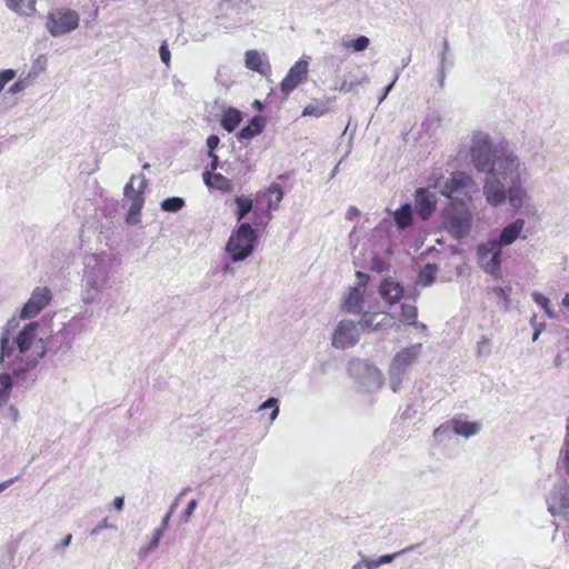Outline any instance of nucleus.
Segmentation results:
<instances>
[{"instance_id": "f8f14e48", "label": "nucleus", "mask_w": 569, "mask_h": 569, "mask_svg": "<svg viewBox=\"0 0 569 569\" xmlns=\"http://www.w3.org/2000/svg\"><path fill=\"white\" fill-rule=\"evenodd\" d=\"M361 331V321L357 323L350 319H342L333 328L331 346L338 350L352 348L359 342Z\"/></svg>"}, {"instance_id": "4be33fe9", "label": "nucleus", "mask_w": 569, "mask_h": 569, "mask_svg": "<svg viewBox=\"0 0 569 569\" xmlns=\"http://www.w3.org/2000/svg\"><path fill=\"white\" fill-rule=\"evenodd\" d=\"M363 292L361 286L351 288L342 302V310L348 313H360L363 308Z\"/></svg>"}, {"instance_id": "49530a36", "label": "nucleus", "mask_w": 569, "mask_h": 569, "mask_svg": "<svg viewBox=\"0 0 569 569\" xmlns=\"http://www.w3.org/2000/svg\"><path fill=\"white\" fill-rule=\"evenodd\" d=\"M490 339L488 337H481V339L477 343V356L486 357L490 353Z\"/></svg>"}, {"instance_id": "f03ea898", "label": "nucleus", "mask_w": 569, "mask_h": 569, "mask_svg": "<svg viewBox=\"0 0 569 569\" xmlns=\"http://www.w3.org/2000/svg\"><path fill=\"white\" fill-rule=\"evenodd\" d=\"M16 319L8 321L0 335V366L21 377L38 365L46 348L39 335V322L32 321L16 333Z\"/></svg>"}, {"instance_id": "423d86ee", "label": "nucleus", "mask_w": 569, "mask_h": 569, "mask_svg": "<svg viewBox=\"0 0 569 569\" xmlns=\"http://www.w3.org/2000/svg\"><path fill=\"white\" fill-rule=\"evenodd\" d=\"M422 343H416L398 351L389 367V386L396 393L401 389L408 369L416 363L421 355Z\"/></svg>"}, {"instance_id": "9b49d317", "label": "nucleus", "mask_w": 569, "mask_h": 569, "mask_svg": "<svg viewBox=\"0 0 569 569\" xmlns=\"http://www.w3.org/2000/svg\"><path fill=\"white\" fill-rule=\"evenodd\" d=\"M501 253L502 248L491 238L477 246V262L486 273L500 278Z\"/></svg>"}, {"instance_id": "7ed1b4c3", "label": "nucleus", "mask_w": 569, "mask_h": 569, "mask_svg": "<svg viewBox=\"0 0 569 569\" xmlns=\"http://www.w3.org/2000/svg\"><path fill=\"white\" fill-rule=\"evenodd\" d=\"M469 154L473 168L487 174L482 187L487 203L493 208L502 206L506 202V186L499 179L498 169L506 166L507 159L519 157L511 150L497 149L490 136L483 131L472 133Z\"/></svg>"}, {"instance_id": "052dcab7", "label": "nucleus", "mask_w": 569, "mask_h": 569, "mask_svg": "<svg viewBox=\"0 0 569 569\" xmlns=\"http://www.w3.org/2000/svg\"><path fill=\"white\" fill-rule=\"evenodd\" d=\"M209 158L211 159V162L209 164V171H214L218 168L219 164V158L214 152H208Z\"/></svg>"}, {"instance_id": "bb28decb", "label": "nucleus", "mask_w": 569, "mask_h": 569, "mask_svg": "<svg viewBox=\"0 0 569 569\" xmlns=\"http://www.w3.org/2000/svg\"><path fill=\"white\" fill-rule=\"evenodd\" d=\"M266 124L262 117L256 116L251 119L250 123L242 128L238 133L239 140H249L261 133Z\"/></svg>"}, {"instance_id": "7c9ffc66", "label": "nucleus", "mask_w": 569, "mask_h": 569, "mask_svg": "<svg viewBox=\"0 0 569 569\" xmlns=\"http://www.w3.org/2000/svg\"><path fill=\"white\" fill-rule=\"evenodd\" d=\"M412 220V209L409 203L403 204L395 212V221L399 229H405L410 226Z\"/></svg>"}, {"instance_id": "8fccbe9b", "label": "nucleus", "mask_w": 569, "mask_h": 569, "mask_svg": "<svg viewBox=\"0 0 569 569\" xmlns=\"http://www.w3.org/2000/svg\"><path fill=\"white\" fill-rule=\"evenodd\" d=\"M159 54H160V59L161 61L167 66L169 67L170 66V59H171V53L169 51V48H168V44L166 41H163L160 46V49H159Z\"/></svg>"}, {"instance_id": "e2e57ef3", "label": "nucleus", "mask_w": 569, "mask_h": 569, "mask_svg": "<svg viewBox=\"0 0 569 569\" xmlns=\"http://www.w3.org/2000/svg\"><path fill=\"white\" fill-rule=\"evenodd\" d=\"M123 506H124V498L123 497H116L114 500H113V507L118 511H121L123 509Z\"/></svg>"}, {"instance_id": "c9c22d12", "label": "nucleus", "mask_w": 569, "mask_h": 569, "mask_svg": "<svg viewBox=\"0 0 569 569\" xmlns=\"http://www.w3.org/2000/svg\"><path fill=\"white\" fill-rule=\"evenodd\" d=\"M250 0H221L219 8L220 11L229 16L233 11L239 12L242 7L248 6Z\"/></svg>"}, {"instance_id": "bf43d9fd", "label": "nucleus", "mask_w": 569, "mask_h": 569, "mask_svg": "<svg viewBox=\"0 0 569 569\" xmlns=\"http://www.w3.org/2000/svg\"><path fill=\"white\" fill-rule=\"evenodd\" d=\"M398 77L399 74L397 73L393 78V80L391 81V83H389L382 91V94L379 97V103H381L386 98L387 96L389 94V92L391 91V89L393 88L396 81L398 80Z\"/></svg>"}, {"instance_id": "69168bd1", "label": "nucleus", "mask_w": 569, "mask_h": 569, "mask_svg": "<svg viewBox=\"0 0 569 569\" xmlns=\"http://www.w3.org/2000/svg\"><path fill=\"white\" fill-rule=\"evenodd\" d=\"M446 431H447V427H445V426H440V427H438V428L435 430L433 435H435V437H436L437 439H441L442 435H443V433H446Z\"/></svg>"}, {"instance_id": "473e14b6", "label": "nucleus", "mask_w": 569, "mask_h": 569, "mask_svg": "<svg viewBox=\"0 0 569 569\" xmlns=\"http://www.w3.org/2000/svg\"><path fill=\"white\" fill-rule=\"evenodd\" d=\"M557 465L560 469H563L566 473L569 475V423L566 426V436L559 452Z\"/></svg>"}, {"instance_id": "412c9836", "label": "nucleus", "mask_w": 569, "mask_h": 569, "mask_svg": "<svg viewBox=\"0 0 569 569\" xmlns=\"http://www.w3.org/2000/svg\"><path fill=\"white\" fill-rule=\"evenodd\" d=\"M244 64L248 69L260 74H267L270 71L267 56L257 50H248L244 53Z\"/></svg>"}, {"instance_id": "ddd939ff", "label": "nucleus", "mask_w": 569, "mask_h": 569, "mask_svg": "<svg viewBox=\"0 0 569 569\" xmlns=\"http://www.w3.org/2000/svg\"><path fill=\"white\" fill-rule=\"evenodd\" d=\"M82 316L72 317L62 329L50 338L48 341V349L54 352L69 350L74 335L82 330Z\"/></svg>"}, {"instance_id": "a211bd4d", "label": "nucleus", "mask_w": 569, "mask_h": 569, "mask_svg": "<svg viewBox=\"0 0 569 569\" xmlns=\"http://www.w3.org/2000/svg\"><path fill=\"white\" fill-rule=\"evenodd\" d=\"M393 317L386 312H363L361 328L363 330L378 331L392 327Z\"/></svg>"}, {"instance_id": "c85d7f7f", "label": "nucleus", "mask_w": 569, "mask_h": 569, "mask_svg": "<svg viewBox=\"0 0 569 569\" xmlns=\"http://www.w3.org/2000/svg\"><path fill=\"white\" fill-rule=\"evenodd\" d=\"M439 68H438V82L440 88L445 87V81L448 70L453 66V58L451 53L441 52L439 56Z\"/></svg>"}, {"instance_id": "39448f33", "label": "nucleus", "mask_w": 569, "mask_h": 569, "mask_svg": "<svg viewBox=\"0 0 569 569\" xmlns=\"http://www.w3.org/2000/svg\"><path fill=\"white\" fill-rule=\"evenodd\" d=\"M499 168H502L501 166ZM500 171L499 179L503 183H508L506 188V200H508L510 207L515 210L529 207L531 197L523 186L528 171L526 166L520 159H507L503 169Z\"/></svg>"}, {"instance_id": "f704fd0d", "label": "nucleus", "mask_w": 569, "mask_h": 569, "mask_svg": "<svg viewBox=\"0 0 569 569\" xmlns=\"http://www.w3.org/2000/svg\"><path fill=\"white\" fill-rule=\"evenodd\" d=\"M12 386L11 376L8 372L0 373V407L8 402Z\"/></svg>"}, {"instance_id": "c756f323", "label": "nucleus", "mask_w": 569, "mask_h": 569, "mask_svg": "<svg viewBox=\"0 0 569 569\" xmlns=\"http://www.w3.org/2000/svg\"><path fill=\"white\" fill-rule=\"evenodd\" d=\"M37 77V71H30L27 76L19 78L13 84H11L8 92L11 94L22 92L33 84Z\"/></svg>"}, {"instance_id": "13d9d810", "label": "nucleus", "mask_w": 569, "mask_h": 569, "mask_svg": "<svg viewBox=\"0 0 569 569\" xmlns=\"http://www.w3.org/2000/svg\"><path fill=\"white\" fill-rule=\"evenodd\" d=\"M177 503H178V499L176 500V502L171 506L169 512L164 516V518L162 519V522H161V526H160V529H163V531L167 530L168 528V523H169V520H170V517L171 515L173 513L176 507H177Z\"/></svg>"}, {"instance_id": "37998d69", "label": "nucleus", "mask_w": 569, "mask_h": 569, "mask_svg": "<svg viewBox=\"0 0 569 569\" xmlns=\"http://www.w3.org/2000/svg\"><path fill=\"white\" fill-rule=\"evenodd\" d=\"M440 126V118L437 116L428 117L421 123V130L428 136H432Z\"/></svg>"}, {"instance_id": "0e129e2a", "label": "nucleus", "mask_w": 569, "mask_h": 569, "mask_svg": "<svg viewBox=\"0 0 569 569\" xmlns=\"http://www.w3.org/2000/svg\"><path fill=\"white\" fill-rule=\"evenodd\" d=\"M351 569H368L363 555L360 553V560L357 561Z\"/></svg>"}, {"instance_id": "ea45409f", "label": "nucleus", "mask_w": 569, "mask_h": 569, "mask_svg": "<svg viewBox=\"0 0 569 569\" xmlns=\"http://www.w3.org/2000/svg\"><path fill=\"white\" fill-rule=\"evenodd\" d=\"M418 309L413 305L401 306V321L407 325H417Z\"/></svg>"}, {"instance_id": "4468645a", "label": "nucleus", "mask_w": 569, "mask_h": 569, "mask_svg": "<svg viewBox=\"0 0 569 569\" xmlns=\"http://www.w3.org/2000/svg\"><path fill=\"white\" fill-rule=\"evenodd\" d=\"M52 300V292L48 287H37L33 289L29 300L21 309V318L30 319L36 317Z\"/></svg>"}, {"instance_id": "393cba45", "label": "nucleus", "mask_w": 569, "mask_h": 569, "mask_svg": "<svg viewBox=\"0 0 569 569\" xmlns=\"http://www.w3.org/2000/svg\"><path fill=\"white\" fill-rule=\"evenodd\" d=\"M204 183L211 188L222 192H230L233 189V184L230 179L226 178L221 173H213L209 170L203 172Z\"/></svg>"}, {"instance_id": "20e7f679", "label": "nucleus", "mask_w": 569, "mask_h": 569, "mask_svg": "<svg viewBox=\"0 0 569 569\" xmlns=\"http://www.w3.org/2000/svg\"><path fill=\"white\" fill-rule=\"evenodd\" d=\"M112 261L106 253H91L83 259L80 298L84 305L101 301L102 293L111 289Z\"/></svg>"}, {"instance_id": "a19ab883", "label": "nucleus", "mask_w": 569, "mask_h": 569, "mask_svg": "<svg viewBox=\"0 0 569 569\" xmlns=\"http://www.w3.org/2000/svg\"><path fill=\"white\" fill-rule=\"evenodd\" d=\"M186 202L180 197H171L161 201L160 207L167 212H178L184 207Z\"/></svg>"}, {"instance_id": "09e8293b", "label": "nucleus", "mask_w": 569, "mask_h": 569, "mask_svg": "<svg viewBox=\"0 0 569 569\" xmlns=\"http://www.w3.org/2000/svg\"><path fill=\"white\" fill-rule=\"evenodd\" d=\"M159 547V543L156 541V539H152L149 541L148 545L143 546L140 548L139 550V556L141 558H146L147 556H149L151 552H153L157 548Z\"/></svg>"}, {"instance_id": "680f3d73", "label": "nucleus", "mask_w": 569, "mask_h": 569, "mask_svg": "<svg viewBox=\"0 0 569 569\" xmlns=\"http://www.w3.org/2000/svg\"><path fill=\"white\" fill-rule=\"evenodd\" d=\"M360 214L359 210L356 207H349L346 212V218L348 220H353Z\"/></svg>"}, {"instance_id": "1a4fd4ad", "label": "nucleus", "mask_w": 569, "mask_h": 569, "mask_svg": "<svg viewBox=\"0 0 569 569\" xmlns=\"http://www.w3.org/2000/svg\"><path fill=\"white\" fill-rule=\"evenodd\" d=\"M348 371L358 382L359 387L366 392L379 390L383 385V376L381 371L363 361L353 360L349 363Z\"/></svg>"}, {"instance_id": "2eb2a0df", "label": "nucleus", "mask_w": 569, "mask_h": 569, "mask_svg": "<svg viewBox=\"0 0 569 569\" xmlns=\"http://www.w3.org/2000/svg\"><path fill=\"white\" fill-rule=\"evenodd\" d=\"M547 505L551 515L569 518V486L566 483L555 486L547 498Z\"/></svg>"}, {"instance_id": "6e6552de", "label": "nucleus", "mask_w": 569, "mask_h": 569, "mask_svg": "<svg viewBox=\"0 0 569 569\" xmlns=\"http://www.w3.org/2000/svg\"><path fill=\"white\" fill-rule=\"evenodd\" d=\"M147 179L143 174L132 176L123 190L124 201L129 203L127 222L137 224L140 222V212L144 204L143 192Z\"/></svg>"}, {"instance_id": "6e6d98bb", "label": "nucleus", "mask_w": 569, "mask_h": 569, "mask_svg": "<svg viewBox=\"0 0 569 569\" xmlns=\"http://www.w3.org/2000/svg\"><path fill=\"white\" fill-rule=\"evenodd\" d=\"M196 508H197V501L196 500H191L188 503V506H187V508H186V510L183 512V521L184 522L189 521V518L192 516V513L194 512Z\"/></svg>"}, {"instance_id": "864d4df0", "label": "nucleus", "mask_w": 569, "mask_h": 569, "mask_svg": "<svg viewBox=\"0 0 569 569\" xmlns=\"http://www.w3.org/2000/svg\"><path fill=\"white\" fill-rule=\"evenodd\" d=\"M46 63H47L46 56H43V54L39 56V58L34 62L31 71H37L39 74L41 71H43L46 69Z\"/></svg>"}, {"instance_id": "de8ad7c7", "label": "nucleus", "mask_w": 569, "mask_h": 569, "mask_svg": "<svg viewBox=\"0 0 569 569\" xmlns=\"http://www.w3.org/2000/svg\"><path fill=\"white\" fill-rule=\"evenodd\" d=\"M16 76L17 71L13 69H4L0 71V92L8 82L16 78Z\"/></svg>"}, {"instance_id": "4c0bfd02", "label": "nucleus", "mask_w": 569, "mask_h": 569, "mask_svg": "<svg viewBox=\"0 0 569 569\" xmlns=\"http://www.w3.org/2000/svg\"><path fill=\"white\" fill-rule=\"evenodd\" d=\"M438 268L435 264L428 263L419 272L417 282L422 286H429L433 282Z\"/></svg>"}, {"instance_id": "603ef678", "label": "nucleus", "mask_w": 569, "mask_h": 569, "mask_svg": "<svg viewBox=\"0 0 569 569\" xmlns=\"http://www.w3.org/2000/svg\"><path fill=\"white\" fill-rule=\"evenodd\" d=\"M531 326L533 327L535 329V332H533V336H532V341L536 342L538 339H539V336L540 333L542 332V330L545 329V325L543 323H538L536 321V317H533L530 321Z\"/></svg>"}, {"instance_id": "f3484780", "label": "nucleus", "mask_w": 569, "mask_h": 569, "mask_svg": "<svg viewBox=\"0 0 569 569\" xmlns=\"http://www.w3.org/2000/svg\"><path fill=\"white\" fill-rule=\"evenodd\" d=\"M436 194L426 188H418L415 194V208L422 220L430 218L436 209Z\"/></svg>"}, {"instance_id": "5701e85b", "label": "nucleus", "mask_w": 569, "mask_h": 569, "mask_svg": "<svg viewBox=\"0 0 569 569\" xmlns=\"http://www.w3.org/2000/svg\"><path fill=\"white\" fill-rule=\"evenodd\" d=\"M450 427L456 435L465 438L476 436L481 430V423L478 421H467L460 418H453L450 421Z\"/></svg>"}, {"instance_id": "aec40b11", "label": "nucleus", "mask_w": 569, "mask_h": 569, "mask_svg": "<svg viewBox=\"0 0 569 569\" xmlns=\"http://www.w3.org/2000/svg\"><path fill=\"white\" fill-rule=\"evenodd\" d=\"M526 221L521 218L508 223L502 228L498 238H492L501 248L512 244L525 229Z\"/></svg>"}, {"instance_id": "4d7b16f0", "label": "nucleus", "mask_w": 569, "mask_h": 569, "mask_svg": "<svg viewBox=\"0 0 569 569\" xmlns=\"http://www.w3.org/2000/svg\"><path fill=\"white\" fill-rule=\"evenodd\" d=\"M220 139L216 134H211L207 138V147L209 152H213L214 149L219 146Z\"/></svg>"}, {"instance_id": "5fc2aeb1", "label": "nucleus", "mask_w": 569, "mask_h": 569, "mask_svg": "<svg viewBox=\"0 0 569 569\" xmlns=\"http://www.w3.org/2000/svg\"><path fill=\"white\" fill-rule=\"evenodd\" d=\"M114 527L108 522V519H103L98 526L91 530L92 536L99 535L103 529H113Z\"/></svg>"}, {"instance_id": "72a5a7b5", "label": "nucleus", "mask_w": 569, "mask_h": 569, "mask_svg": "<svg viewBox=\"0 0 569 569\" xmlns=\"http://www.w3.org/2000/svg\"><path fill=\"white\" fill-rule=\"evenodd\" d=\"M411 549H412V547H408V548L402 549L399 552L381 556L378 559H370V558L365 556V561L367 563V568L368 569H377L381 565L390 563L399 555H402V553H405V552H407V551H409Z\"/></svg>"}, {"instance_id": "774afa93", "label": "nucleus", "mask_w": 569, "mask_h": 569, "mask_svg": "<svg viewBox=\"0 0 569 569\" xmlns=\"http://www.w3.org/2000/svg\"><path fill=\"white\" fill-rule=\"evenodd\" d=\"M413 415H415V411L412 410L411 407H407L406 410L402 412V417L406 419L412 418Z\"/></svg>"}, {"instance_id": "cd10ccee", "label": "nucleus", "mask_w": 569, "mask_h": 569, "mask_svg": "<svg viewBox=\"0 0 569 569\" xmlns=\"http://www.w3.org/2000/svg\"><path fill=\"white\" fill-rule=\"evenodd\" d=\"M241 120L242 113L238 109L230 107L222 112L221 126L226 131L232 132L239 126Z\"/></svg>"}, {"instance_id": "a18cd8bd", "label": "nucleus", "mask_w": 569, "mask_h": 569, "mask_svg": "<svg viewBox=\"0 0 569 569\" xmlns=\"http://www.w3.org/2000/svg\"><path fill=\"white\" fill-rule=\"evenodd\" d=\"M327 112V108L325 106H307L305 107L303 111H302V116L303 117H322L323 114H326Z\"/></svg>"}, {"instance_id": "f257e3e1", "label": "nucleus", "mask_w": 569, "mask_h": 569, "mask_svg": "<svg viewBox=\"0 0 569 569\" xmlns=\"http://www.w3.org/2000/svg\"><path fill=\"white\" fill-rule=\"evenodd\" d=\"M435 187L449 199L440 211V228L456 240L468 237L472 229L473 216L466 201H472L479 193V184L471 174L453 171L443 183L436 182Z\"/></svg>"}, {"instance_id": "dca6fc26", "label": "nucleus", "mask_w": 569, "mask_h": 569, "mask_svg": "<svg viewBox=\"0 0 569 569\" xmlns=\"http://www.w3.org/2000/svg\"><path fill=\"white\" fill-rule=\"evenodd\" d=\"M309 62L300 59L289 70L286 78L281 81V91L289 94L308 74Z\"/></svg>"}, {"instance_id": "6ab92c4d", "label": "nucleus", "mask_w": 569, "mask_h": 569, "mask_svg": "<svg viewBox=\"0 0 569 569\" xmlns=\"http://www.w3.org/2000/svg\"><path fill=\"white\" fill-rule=\"evenodd\" d=\"M283 198V191L280 184L272 183L267 190L257 196V202L266 207L267 211L276 210ZM267 221L271 219L270 212L266 214Z\"/></svg>"}, {"instance_id": "338daca9", "label": "nucleus", "mask_w": 569, "mask_h": 569, "mask_svg": "<svg viewBox=\"0 0 569 569\" xmlns=\"http://www.w3.org/2000/svg\"><path fill=\"white\" fill-rule=\"evenodd\" d=\"M163 532H164V531H163V529H160V528L156 529V530L153 531V533H152V539H156V541H157L158 543H160V539H161V537H162Z\"/></svg>"}, {"instance_id": "9d476101", "label": "nucleus", "mask_w": 569, "mask_h": 569, "mask_svg": "<svg viewBox=\"0 0 569 569\" xmlns=\"http://www.w3.org/2000/svg\"><path fill=\"white\" fill-rule=\"evenodd\" d=\"M80 16L68 8H59L50 11L47 17L46 28L52 37H60L79 27Z\"/></svg>"}, {"instance_id": "b1692460", "label": "nucleus", "mask_w": 569, "mask_h": 569, "mask_svg": "<svg viewBox=\"0 0 569 569\" xmlns=\"http://www.w3.org/2000/svg\"><path fill=\"white\" fill-rule=\"evenodd\" d=\"M379 295L383 300L393 305L402 297L403 289L398 282L386 279L379 286Z\"/></svg>"}, {"instance_id": "79ce46f5", "label": "nucleus", "mask_w": 569, "mask_h": 569, "mask_svg": "<svg viewBox=\"0 0 569 569\" xmlns=\"http://www.w3.org/2000/svg\"><path fill=\"white\" fill-rule=\"evenodd\" d=\"M512 288L511 287H493L492 292L495 296L501 301L503 309L507 311L510 307V295Z\"/></svg>"}, {"instance_id": "0eeeda50", "label": "nucleus", "mask_w": 569, "mask_h": 569, "mask_svg": "<svg viewBox=\"0 0 569 569\" xmlns=\"http://www.w3.org/2000/svg\"><path fill=\"white\" fill-rule=\"evenodd\" d=\"M256 242L254 229L250 223L243 222L231 233L226 250L233 262H240L252 253Z\"/></svg>"}, {"instance_id": "c03bdc74", "label": "nucleus", "mask_w": 569, "mask_h": 569, "mask_svg": "<svg viewBox=\"0 0 569 569\" xmlns=\"http://www.w3.org/2000/svg\"><path fill=\"white\" fill-rule=\"evenodd\" d=\"M266 409H272V412L270 415V421L273 422L279 415L278 400L276 398H269L259 407V410Z\"/></svg>"}, {"instance_id": "58836bf2", "label": "nucleus", "mask_w": 569, "mask_h": 569, "mask_svg": "<svg viewBox=\"0 0 569 569\" xmlns=\"http://www.w3.org/2000/svg\"><path fill=\"white\" fill-rule=\"evenodd\" d=\"M234 202L237 204V219L241 221L252 210L253 202L248 197H237Z\"/></svg>"}, {"instance_id": "a878e982", "label": "nucleus", "mask_w": 569, "mask_h": 569, "mask_svg": "<svg viewBox=\"0 0 569 569\" xmlns=\"http://www.w3.org/2000/svg\"><path fill=\"white\" fill-rule=\"evenodd\" d=\"M7 7L22 17H31L36 12L37 0H4Z\"/></svg>"}, {"instance_id": "2f4dec72", "label": "nucleus", "mask_w": 569, "mask_h": 569, "mask_svg": "<svg viewBox=\"0 0 569 569\" xmlns=\"http://www.w3.org/2000/svg\"><path fill=\"white\" fill-rule=\"evenodd\" d=\"M370 39L366 36H359L356 39H342L341 46L351 49L353 52H362L368 49Z\"/></svg>"}, {"instance_id": "3c124183", "label": "nucleus", "mask_w": 569, "mask_h": 569, "mask_svg": "<svg viewBox=\"0 0 569 569\" xmlns=\"http://www.w3.org/2000/svg\"><path fill=\"white\" fill-rule=\"evenodd\" d=\"M365 82H368L367 76H363L360 80H357V81L348 82L345 80L340 87V90L351 91L356 86H359Z\"/></svg>"}, {"instance_id": "e433bc0d", "label": "nucleus", "mask_w": 569, "mask_h": 569, "mask_svg": "<svg viewBox=\"0 0 569 569\" xmlns=\"http://www.w3.org/2000/svg\"><path fill=\"white\" fill-rule=\"evenodd\" d=\"M531 297H532V300L540 307L543 309L546 316L549 318V319H555L556 318V313L553 311V309L550 307V300L548 297H546L545 295H542L541 292H538V291H533L531 293Z\"/></svg>"}]
</instances>
